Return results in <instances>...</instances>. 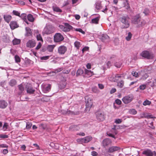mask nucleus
Masks as SVG:
<instances>
[{"label":"nucleus","instance_id":"f257e3e1","mask_svg":"<svg viewBox=\"0 0 156 156\" xmlns=\"http://www.w3.org/2000/svg\"><path fill=\"white\" fill-rule=\"evenodd\" d=\"M132 23L137 25V27H140L145 24V21L141 19L139 14H138L133 16L131 19Z\"/></svg>","mask_w":156,"mask_h":156},{"label":"nucleus","instance_id":"f03ea898","mask_svg":"<svg viewBox=\"0 0 156 156\" xmlns=\"http://www.w3.org/2000/svg\"><path fill=\"white\" fill-rule=\"evenodd\" d=\"M55 28L51 25H47L44 29L43 31V34H49L54 32Z\"/></svg>","mask_w":156,"mask_h":156},{"label":"nucleus","instance_id":"7ed1b4c3","mask_svg":"<svg viewBox=\"0 0 156 156\" xmlns=\"http://www.w3.org/2000/svg\"><path fill=\"white\" fill-rule=\"evenodd\" d=\"M59 27L62 31L65 32H69L74 29L71 25L66 23H64V25H60Z\"/></svg>","mask_w":156,"mask_h":156},{"label":"nucleus","instance_id":"20e7f679","mask_svg":"<svg viewBox=\"0 0 156 156\" xmlns=\"http://www.w3.org/2000/svg\"><path fill=\"white\" fill-rule=\"evenodd\" d=\"M129 18L127 16H124L120 18V21L123 23V28H127L129 26Z\"/></svg>","mask_w":156,"mask_h":156},{"label":"nucleus","instance_id":"39448f33","mask_svg":"<svg viewBox=\"0 0 156 156\" xmlns=\"http://www.w3.org/2000/svg\"><path fill=\"white\" fill-rule=\"evenodd\" d=\"M133 99V96L132 94H130L122 98V100L125 104H128L131 102Z\"/></svg>","mask_w":156,"mask_h":156},{"label":"nucleus","instance_id":"423d86ee","mask_svg":"<svg viewBox=\"0 0 156 156\" xmlns=\"http://www.w3.org/2000/svg\"><path fill=\"white\" fill-rule=\"evenodd\" d=\"M141 55L143 57L148 59H152L153 57V54L147 51H142Z\"/></svg>","mask_w":156,"mask_h":156},{"label":"nucleus","instance_id":"0eeeda50","mask_svg":"<svg viewBox=\"0 0 156 156\" xmlns=\"http://www.w3.org/2000/svg\"><path fill=\"white\" fill-rule=\"evenodd\" d=\"M64 38L62 35L59 33L55 34L54 37V40L55 42H58L62 41Z\"/></svg>","mask_w":156,"mask_h":156},{"label":"nucleus","instance_id":"6e6552de","mask_svg":"<svg viewBox=\"0 0 156 156\" xmlns=\"http://www.w3.org/2000/svg\"><path fill=\"white\" fill-rule=\"evenodd\" d=\"M117 9L118 8L117 7L115 6H112L109 8V12H107V11L108 10V9L106 7L103 11H102L104 12L105 13L108 14V15L110 16L112 15L113 12L114 11H116L117 10Z\"/></svg>","mask_w":156,"mask_h":156},{"label":"nucleus","instance_id":"1a4fd4ad","mask_svg":"<svg viewBox=\"0 0 156 156\" xmlns=\"http://www.w3.org/2000/svg\"><path fill=\"white\" fill-rule=\"evenodd\" d=\"M96 116L97 119L100 121H103L105 119V116L103 112L99 111L96 112Z\"/></svg>","mask_w":156,"mask_h":156},{"label":"nucleus","instance_id":"9d476101","mask_svg":"<svg viewBox=\"0 0 156 156\" xmlns=\"http://www.w3.org/2000/svg\"><path fill=\"white\" fill-rule=\"evenodd\" d=\"M27 89V91L28 93L30 94H33L35 91V89H34L30 84L27 83L26 86Z\"/></svg>","mask_w":156,"mask_h":156},{"label":"nucleus","instance_id":"9b49d317","mask_svg":"<svg viewBox=\"0 0 156 156\" xmlns=\"http://www.w3.org/2000/svg\"><path fill=\"white\" fill-rule=\"evenodd\" d=\"M142 154L147 156H155V151H151L150 150L147 149L143 151Z\"/></svg>","mask_w":156,"mask_h":156},{"label":"nucleus","instance_id":"f8f14e48","mask_svg":"<svg viewBox=\"0 0 156 156\" xmlns=\"http://www.w3.org/2000/svg\"><path fill=\"white\" fill-rule=\"evenodd\" d=\"M67 48L64 46H61L59 47L58 48V52L59 54L63 55L67 51Z\"/></svg>","mask_w":156,"mask_h":156},{"label":"nucleus","instance_id":"ddd939ff","mask_svg":"<svg viewBox=\"0 0 156 156\" xmlns=\"http://www.w3.org/2000/svg\"><path fill=\"white\" fill-rule=\"evenodd\" d=\"M42 90L44 93H47L49 92L51 90V86L50 84L46 85H42Z\"/></svg>","mask_w":156,"mask_h":156},{"label":"nucleus","instance_id":"4468645a","mask_svg":"<svg viewBox=\"0 0 156 156\" xmlns=\"http://www.w3.org/2000/svg\"><path fill=\"white\" fill-rule=\"evenodd\" d=\"M121 75H119L118 74L113 75L110 78V80L111 81L114 82H117L119 80V79L122 77Z\"/></svg>","mask_w":156,"mask_h":156},{"label":"nucleus","instance_id":"2eb2a0df","mask_svg":"<svg viewBox=\"0 0 156 156\" xmlns=\"http://www.w3.org/2000/svg\"><path fill=\"white\" fill-rule=\"evenodd\" d=\"M100 39L103 42H107L109 41V36L106 34H102Z\"/></svg>","mask_w":156,"mask_h":156},{"label":"nucleus","instance_id":"dca6fc26","mask_svg":"<svg viewBox=\"0 0 156 156\" xmlns=\"http://www.w3.org/2000/svg\"><path fill=\"white\" fill-rule=\"evenodd\" d=\"M36 45V43L34 41L30 40L27 43V47L31 48L34 47Z\"/></svg>","mask_w":156,"mask_h":156},{"label":"nucleus","instance_id":"f3484780","mask_svg":"<svg viewBox=\"0 0 156 156\" xmlns=\"http://www.w3.org/2000/svg\"><path fill=\"white\" fill-rule=\"evenodd\" d=\"M86 108H90L93 105V102L90 99H87L86 101Z\"/></svg>","mask_w":156,"mask_h":156},{"label":"nucleus","instance_id":"a211bd4d","mask_svg":"<svg viewBox=\"0 0 156 156\" xmlns=\"http://www.w3.org/2000/svg\"><path fill=\"white\" fill-rule=\"evenodd\" d=\"M119 149L120 148L119 147L112 146L109 148L108 152L109 153H112L114 151L119 150Z\"/></svg>","mask_w":156,"mask_h":156},{"label":"nucleus","instance_id":"6ab92c4d","mask_svg":"<svg viewBox=\"0 0 156 156\" xmlns=\"http://www.w3.org/2000/svg\"><path fill=\"white\" fill-rule=\"evenodd\" d=\"M141 115V118H153L152 115L147 113H143Z\"/></svg>","mask_w":156,"mask_h":156},{"label":"nucleus","instance_id":"aec40b11","mask_svg":"<svg viewBox=\"0 0 156 156\" xmlns=\"http://www.w3.org/2000/svg\"><path fill=\"white\" fill-rule=\"evenodd\" d=\"M80 128L77 125H72L69 127V129L71 131H76L79 130Z\"/></svg>","mask_w":156,"mask_h":156},{"label":"nucleus","instance_id":"412c9836","mask_svg":"<svg viewBox=\"0 0 156 156\" xmlns=\"http://www.w3.org/2000/svg\"><path fill=\"white\" fill-rule=\"evenodd\" d=\"M10 26L11 28L13 30L18 27V25L17 24V23L16 21H11L10 24Z\"/></svg>","mask_w":156,"mask_h":156},{"label":"nucleus","instance_id":"4be33fe9","mask_svg":"<svg viewBox=\"0 0 156 156\" xmlns=\"http://www.w3.org/2000/svg\"><path fill=\"white\" fill-rule=\"evenodd\" d=\"M26 33L25 36H30L32 35V32L30 29L28 27H26L25 28Z\"/></svg>","mask_w":156,"mask_h":156},{"label":"nucleus","instance_id":"5701e85b","mask_svg":"<svg viewBox=\"0 0 156 156\" xmlns=\"http://www.w3.org/2000/svg\"><path fill=\"white\" fill-rule=\"evenodd\" d=\"M3 17L5 21L8 23L12 19L11 16L9 15H4Z\"/></svg>","mask_w":156,"mask_h":156},{"label":"nucleus","instance_id":"b1692460","mask_svg":"<svg viewBox=\"0 0 156 156\" xmlns=\"http://www.w3.org/2000/svg\"><path fill=\"white\" fill-rule=\"evenodd\" d=\"M8 104L5 101H0V108H5L7 106Z\"/></svg>","mask_w":156,"mask_h":156},{"label":"nucleus","instance_id":"393cba45","mask_svg":"<svg viewBox=\"0 0 156 156\" xmlns=\"http://www.w3.org/2000/svg\"><path fill=\"white\" fill-rule=\"evenodd\" d=\"M111 142V140L108 138L104 139L103 141V144L104 146H107Z\"/></svg>","mask_w":156,"mask_h":156},{"label":"nucleus","instance_id":"a878e982","mask_svg":"<svg viewBox=\"0 0 156 156\" xmlns=\"http://www.w3.org/2000/svg\"><path fill=\"white\" fill-rule=\"evenodd\" d=\"M92 138L91 136H88L83 138V143H87L91 141Z\"/></svg>","mask_w":156,"mask_h":156},{"label":"nucleus","instance_id":"bb28decb","mask_svg":"<svg viewBox=\"0 0 156 156\" xmlns=\"http://www.w3.org/2000/svg\"><path fill=\"white\" fill-rule=\"evenodd\" d=\"M84 73L85 74L87 75V77H90L94 75L93 72L87 69H85L84 70Z\"/></svg>","mask_w":156,"mask_h":156},{"label":"nucleus","instance_id":"cd10ccee","mask_svg":"<svg viewBox=\"0 0 156 156\" xmlns=\"http://www.w3.org/2000/svg\"><path fill=\"white\" fill-rule=\"evenodd\" d=\"M18 87L19 91V94H20L23 93L24 90V88L22 84L18 85Z\"/></svg>","mask_w":156,"mask_h":156},{"label":"nucleus","instance_id":"c85d7f7f","mask_svg":"<svg viewBox=\"0 0 156 156\" xmlns=\"http://www.w3.org/2000/svg\"><path fill=\"white\" fill-rule=\"evenodd\" d=\"M55 47V45H48L47 47V49L49 52H52Z\"/></svg>","mask_w":156,"mask_h":156},{"label":"nucleus","instance_id":"c756f323","mask_svg":"<svg viewBox=\"0 0 156 156\" xmlns=\"http://www.w3.org/2000/svg\"><path fill=\"white\" fill-rule=\"evenodd\" d=\"M52 9L54 11L57 12H62V10L58 7L56 6H53L52 7Z\"/></svg>","mask_w":156,"mask_h":156},{"label":"nucleus","instance_id":"7c9ffc66","mask_svg":"<svg viewBox=\"0 0 156 156\" xmlns=\"http://www.w3.org/2000/svg\"><path fill=\"white\" fill-rule=\"evenodd\" d=\"M16 82L14 79L11 80L9 82V84L11 86L13 87L16 85Z\"/></svg>","mask_w":156,"mask_h":156},{"label":"nucleus","instance_id":"2f4dec72","mask_svg":"<svg viewBox=\"0 0 156 156\" xmlns=\"http://www.w3.org/2000/svg\"><path fill=\"white\" fill-rule=\"evenodd\" d=\"M66 83L65 81H63L60 83L59 87L61 89H62L66 87Z\"/></svg>","mask_w":156,"mask_h":156},{"label":"nucleus","instance_id":"473e14b6","mask_svg":"<svg viewBox=\"0 0 156 156\" xmlns=\"http://www.w3.org/2000/svg\"><path fill=\"white\" fill-rule=\"evenodd\" d=\"M150 86L152 87H156V78L154 80L151 81L149 82Z\"/></svg>","mask_w":156,"mask_h":156},{"label":"nucleus","instance_id":"72a5a7b5","mask_svg":"<svg viewBox=\"0 0 156 156\" xmlns=\"http://www.w3.org/2000/svg\"><path fill=\"white\" fill-rule=\"evenodd\" d=\"M27 17L28 20L31 22H33L34 20V18L33 17V16L31 14H29L27 16Z\"/></svg>","mask_w":156,"mask_h":156},{"label":"nucleus","instance_id":"f704fd0d","mask_svg":"<svg viewBox=\"0 0 156 156\" xmlns=\"http://www.w3.org/2000/svg\"><path fill=\"white\" fill-rule=\"evenodd\" d=\"M132 36V34L130 32H129L128 33V35L126 37V40L127 41H129L130 40Z\"/></svg>","mask_w":156,"mask_h":156},{"label":"nucleus","instance_id":"c9c22d12","mask_svg":"<svg viewBox=\"0 0 156 156\" xmlns=\"http://www.w3.org/2000/svg\"><path fill=\"white\" fill-rule=\"evenodd\" d=\"M99 19L98 17H97L92 19L91 20L92 23L95 24H98V23Z\"/></svg>","mask_w":156,"mask_h":156},{"label":"nucleus","instance_id":"e433bc0d","mask_svg":"<svg viewBox=\"0 0 156 156\" xmlns=\"http://www.w3.org/2000/svg\"><path fill=\"white\" fill-rule=\"evenodd\" d=\"M74 44L75 47H76L77 49H79L81 45L80 42L77 41L75 42Z\"/></svg>","mask_w":156,"mask_h":156},{"label":"nucleus","instance_id":"4c0bfd02","mask_svg":"<svg viewBox=\"0 0 156 156\" xmlns=\"http://www.w3.org/2000/svg\"><path fill=\"white\" fill-rule=\"evenodd\" d=\"M13 44L14 45H16L19 44L20 43V41L19 39H15L13 40Z\"/></svg>","mask_w":156,"mask_h":156},{"label":"nucleus","instance_id":"58836bf2","mask_svg":"<svg viewBox=\"0 0 156 156\" xmlns=\"http://www.w3.org/2000/svg\"><path fill=\"white\" fill-rule=\"evenodd\" d=\"M83 73V70L81 69H78L76 72V75L79 76L82 75Z\"/></svg>","mask_w":156,"mask_h":156},{"label":"nucleus","instance_id":"ea45409f","mask_svg":"<svg viewBox=\"0 0 156 156\" xmlns=\"http://www.w3.org/2000/svg\"><path fill=\"white\" fill-rule=\"evenodd\" d=\"M124 83L123 80H121L118 83L117 86L120 88H122L124 85Z\"/></svg>","mask_w":156,"mask_h":156},{"label":"nucleus","instance_id":"a19ab883","mask_svg":"<svg viewBox=\"0 0 156 156\" xmlns=\"http://www.w3.org/2000/svg\"><path fill=\"white\" fill-rule=\"evenodd\" d=\"M101 3L99 2L96 3L95 4V8L97 10H99L101 9Z\"/></svg>","mask_w":156,"mask_h":156},{"label":"nucleus","instance_id":"79ce46f5","mask_svg":"<svg viewBox=\"0 0 156 156\" xmlns=\"http://www.w3.org/2000/svg\"><path fill=\"white\" fill-rule=\"evenodd\" d=\"M151 104V101L146 100L144 102L143 104L144 106H146L147 105H150Z\"/></svg>","mask_w":156,"mask_h":156},{"label":"nucleus","instance_id":"37998d69","mask_svg":"<svg viewBox=\"0 0 156 156\" xmlns=\"http://www.w3.org/2000/svg\"><path fill=\"white\" fill-rule=\"evenodd\" d=\"M15 60L16 62L18 63L20 62V57L17 55H16L15 56Z\"/></svg>","mask_w":156,"mask_h":156},{"label":"nucleus","instance_id":"c03bdc74","mask_svg":"<svg viewBox=\"0 0 156 156\" xmlns=\"http://www.w3.org/2000/svg\"><path fill=\"white\" fill-rule=\"evenodd\" d=\"M39 127L43 129H47V126L46 124H41L40 125Z\"/></svg>","mask_w":156,"mask_h":156},{"label":"nucleus","instance_id":"a18cd8bd","mask_svg":"<svg viewBox=\"0 0 156 156\" xmlns=\"http://www.w3.org/2000/svg\"><path fill=\"white\" fill-rule=\"evenodd\" d=\"M150 12L149 10L147 8H146L144 9V11L143 12V13L144 14L145 16H147L149 15V14Z\"/></svg>","mask_w":156,"mask_h":156},{"label":"nucleus","instance_id":"49530a36","mask_svg":"<svg viewBox=\"0 0 156 156\" xmlns=\"http://www.w3.org/2000/svg\"><path fill=\"white\" fill-rule=\"evenodd\" d=\"M129 113L133 115H135L136 114L137 111L135 109H131L129 110Z\"/></svg>","mask_w":156,"mask_h":156},{"label":"nucleus","instance_id":"de8ad7c7","mask_svg":"<svg viewBox=\"0 0 156 156\" xmlns=\"http://www.w3.org/2000/svg\"><path fill=\"white\" fill-rule=\"evenodd\" d=\"M36 37L38 41H43V39L40 34H38V35H37Z\"/></svg>","mask_w":156,"mask_h":156},{"label":"nucleus","instance_id":"09e8293b","mask_svg":"<svg viewBox=\"0 0 156 156\" xmlns=\"http://www.w3.org/2000/svg\"><path fill=\"white\" fill-rule=\"evenodd\" d=\"M32 124L30 122H27L26 123V127L27 129H29L32 126Z\"/></svg>","mask_w":156,"mask_h":156},{"label":"nucleus","instance_id":"8fccbe9b","mask_svg":"<svg viewBox=\"0 0 156 156\" xmlns=\"http://www.w3.org/2000/svg\"><path fill=\"white\" fill-rule=\"evenodd\" d=\"M115 102L118 105H120L122 104L121 101L118 99H116L115 101Z\"/></svg>","mask_w":156,"mask_h":156},{"label":"nucleus","instance_id":"3c124183","mask_svg":"<svg viewBox=\"0 0 156 156\" xmlns=\"http://www.w3.org/2000/svg\"><path fill=\"white\" fill-rule=\"evenodd\" d=\"M20 17L24 20L27 19L26 15L25 14L23 13L21 14Z\"/></svg>","mask_w":156,"mask_h":156},{"label":"nucleus","instance_id":"603ef678","mask_svg":"<svg viewBox=\"0 0 156 156\" xmlns=\"http://www.w3.org/2000/svg\"><path fill=\"white\" fill-rule=\"evenodd\" d=\"M13 13L14 15H15L16 16H20V13L17 11H16L15 10H13Z\"/></svg>","mask_w":156,"mask_h":156},{"label":"nucleus","instance_id":"864d4df0","mask_svg":"<svg viewBox=\"0 0 156 156\" xmlns=\"http://www.w3.org/2000/svg\"><path fill=\"white\" fill-rule=\"evenodd\" d=\"M132 74L133 76L136 77H137L138 76V73L136 72L133 71Z\"/></svg>","mask_w":156,"mask_h":156},{"label":"nucleus","instance_id":"5fc2aeb1","mask_svg":"<svg viewBox=\"0 0 156 156\" xmlns=\"http://www.w3.org/2000/svg\"><path fill=\"white\" fill-rule=\"evenodd\" d=\"M146 86L145 85L143 84L141 85H140V87L139 88L140 89L143 90L144 89H145L146 88Z\"/></svg>","mask_w":156,"mask_h":156},{"label":"nucleus","instance_id":"6e6d98bb","mask_svg":"<svg viewBox=\"0 0 156 156\" xmlns=\"http://www.w3.org/2000/svg\"><path fill=\"white\" fill-rule=\"evenodd\" d=\"M115 122L116 123L119 124L122 122V120L119 119H116L115 120Z\"/></svg>","mask_w":156,"mask_h":156},{"label":"nucleus","instance_id":"4d7b16f0","mask_svg":"<svg viewBox=\"0 0 156 156\" xmlns=\"http://www.w3.org/2000/svg\"><path fill=\"white\" fill-rule=\"evenodd\" d=\"M77 141L78 143H80L81 144H83V138L77 139Z\"/></svg>","mask_w":156,"mask_h":156},{"label":"nucleus","instance_id":"13d9d810","mask_svg":"<svg viewBox=\"0 0 156 156\" xmlns=\"http://www.w3.org/2000/svg\"><path fill=\"white\" fill-rule=\"evenodd\" d=\"M8 124L7 123H5L3 126V128L4 130H5L7 128Z\"/></svg>","mask_w":156,"mask_h":156},{"label":"nucleus","instance_id":"bf43d9fd","mask_svg":"<svg viewBox=\"0 0 156 156\" xmlns=\"http://www.w3.org/2000/svg\"><path fill=\"white\" fill-rule=\"evenodd\" d=\"M62 70V68H58V69H55L54 71V73H58L60 72V71H61Z\"/></svg>","mask_w":156,"mask_h":156},{"label":"nucleus","instance_id":"052dcab7","mask_svg":"<svg viewBox=\"0 0 156 156\" xmlns=\"http://www.w3.org/2000/svg\"><path fill=\"white\" fill-rule=\"evenodd\" d=\"M8 137V136L7 135L2 134H0V138H7Z\"/></svg>","mask_w":156,"mask_h":156},{"label":"nucleus","instance_id":"680f3d73","mask_svg":"<svg viewBox=\"0 0 156 156\" xmlns=\"http://www.w3.org/2000/svg\"><path fill=\"white\" fill-rule=\"evenodd\" d=\"M41 46V42H39L38 43V44L37 45L36 48V49L38 50L40 48Z\"/></svg>","mask_w":156,"mask_h":156},{"label":"nucleus","instance_id":"e2e57ef3","mask_svg":"<svg viewBox=\"0 0 156 156\" xmlns=\"http://www.w3.org/2000/svg\"><path fill=\"white\" fill-rule=\"evenodd\" d=\"M75 30L76 31H79V32L83 34H85V32L83 31L81 29H76Z\"/></svg>","mask_w":156,"mask_h":156},{"label":"nucleus","instance_id":"0e129e2a","mask_svg":"<svg viewBox=\"0 0 156 156\" xmlns=\"http://www.w3.org/2000/svg\"><path fill=\"white\" fill-rule=\"evenodd\" d=\"M148 77V75L147 74L145 73L142 76V79L144 80L146 79V78Z\"/></svg>","mask_w":156,"mask_h":156},{"label":"nucleus","instance_id":"69168bd1","mask_svg":"<svg viewBox=\"0 0 156 156\" xmlns=\"http://www.w3.org/2000/svg\"><path fill=\"white\" fill-rule=\"evenodd\" d=\"M91 155L92 156H96L98 155V153L95 151H93L91 153Z\"/></svg>","mask_w":156,"mask_h":156},{"label":"nucleus","instance_id":"338daca9","mask_svg":"<svg viewBox=\"0 0 156 156\" xmlns=\"http://www.w3.org/2000/svg\"><path fill=\"white\" fill-rule=\"evenodd\" d=\"M89 49V48L87 47H85L84 48H83L82 49V51L83 52V53L84 52L87 51Z\"/></svg>","mask_w":156,"mask_h":156},{"label":"nucleus","instance_id":"774afa93","mask_svg":"<svg viewBox=\"0 0 156 156\" xmlns=\"http://www.w3.org/2000/svg\"><path fill=\"white\" fill-rule=\"evenodd\" d=\"M116 91V89L115 88H112V89L110 91V93L111 94H113Z\"/></svg>","mask_w":156,"mask_h":156}]
</instances>
